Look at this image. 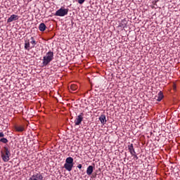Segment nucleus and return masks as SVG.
Masks as SVG:
<instances>
[{"mask_svg": "<svg viewBox=\"0 0 180 180\" xmlns=\"http://www.w3.org/2000/svg\"><path fill=\"white\" fill-rule=\"evenodd\" d=\"M1 158L4 162H8L11 158V150L8 146H4L1 150Z\"/></svg>", "mask_w": 180, "mask_h": 180, "instance_id": "obj_1", "label": "nucleus"}, {"mask_svg": "<svg viewBox=\"0 0 180 180\" xmlns=\"http://www.w3.org/2000/svg\"><path fill=\"white\" fill-rule=\"evenodd\" d=\"M99 120L101 121L102 124H105V123H106V116H105V115H101V117H99Z\"/></svg>", "mask_w": 180, "mask_h": 180, "instance_id": "obj_12", "label": "nucleus"}, {"mask_svg": "<svg viewBox=\"0 0 180 180\" xmlns=\"http://www.w3.org/2000/svg\"><path fill=\"white\" fill-rule=\"evenodd\" d=\"M25 50H29V49H30V43L27 41H25Z\"/></svg>", "mask_w": 180, "mask_h": 180, "instance_id": "obj_14", "label": "nucleus"}, {"mask_svg": "<svg viewBox=\"0 0 180 180\" xmlns=\"http://www.w3.org/2000/svg\"><path fill=\"white\" fill-rule=\"evenodd\" d=\"M46 24L44 23H41L39 25V29L40 30V32H44V30H46Z\"/></svg>", "mask_w": 180, "mask_h": 180, "instance_id": "obj_13", "label": "nucleus"}, {"mask_svg": "<svg viewBox=\"0 0 180 180\" xmlns=\"http://www.w3.org/2000/svg\"><path fill=\"white\" fill-rule=\"evenodd\" d=\"M0 150H1V146H0Z\"/></svg>", "mask_w": 180, "mask_h": 180, "instance_id": "obj_23", "label": "nucleus"}, {"mask_svg": "<svg viewBox=\"0 0 180 180\" xmlns=\"http://www.w3.org/2000/svg\"><path fill=\"white\" fill-rule=\"evenodd\" d=\"M28 180H43V175L38 172L32 175Z\"/></svg>", "mask_w": 180, "mask_h": 180, "instance_id": "obj_5", "label": "nucleus"}, {"mask_svg": "<svg viewBox=\"0 0 180 180\" xmlns=\"http://www.w3.org/2000/svg\"><path fill=\"white\" fill-rule=\"evenodd\" d=\"M82 120H84V113L81 112L75 120V126H79L82 123Z\"/></svg>", "mask_w": 180, "mask_h": 180, "instance_id": "obj_6", "label": "nucleus"}, {"mask_svg": "<svg viewBox=\"0 0 180 180\" xmlns=\"http://www.w3.org/2000/svg\"><path fill=\"white\" fill-rule=\"evenodd\" d=\"M14 128L15 129L16 131H20V132L25 131V125H20V126L15 125Z\"/></svg>", "mask_w": 180, "mask_h": 180, "instance_id": "obj_10", "label": "nucleus"}, {"mask_svg": "<svg viewBox=\"0 0 180 180\" xmlns=\"http://www.w3.org/2000/svg\"><path fill=\"white\" fill-rule=\"evenodd\" d=\"M172 88L174 91H176V84L175 83L173 84Z\"/></svg>", "mask_w": 180, "mask_h": 180, "instance_id": "obj_19", "label": "nucleus"}, {"mask_svg": "<svg viewBox=\"0 0 180 180\" xmlns=\"http://www.w3.org/2000/svg\"><path fill=\"white\" fill-rule=\"evenodd\" d=\"M77 2H78V4H79L80 5H82V4H84V2H85V0H78Z\"/></svg>", "mask_w": 180, "mask_h": 180, "instance_id": "obj_18", "label": "nucleus"}, {"mask_svg": "<svg viewBox=\"0 0 180 180\" xmlns=\"http://www.w3.org/2000/svg\"><path fill=\"white\" fill-rule=\"evenodd\" d=\"M155 99L158 101V102H161L162 99H164V93L160 91L158 95L155 96Z\"/></svg>", "mask_w": 180, "mask_h": 180, "instance_id": "obj_7", "label": "nucleus"}, {"mask_svg": "<svg viewBox=\"0 0 180 180\" xmlns=\"http://www.w3.org/2000/svg\"><path fill=\"white\" fill-rule=\"evenodd\" d=\"M1 143H4V144H6L8 143V140L6 138H1L0 139Z\"/></svg>", "mask_w": 180, "mask_h": 180, "instance_id": "obj_17", "label": "nucleus"}, {"mask_svg": "<svg viewBox=\"0 0 180 180\" xmlns=\"http://www.w3.org/2000/svg\"><path fill=\"white\" fill-rule=\"evenodd\" d=\"M18 19H19L18 15L13 14L10 18H8L7 22L11 23V22H13V20H18Z\"/></svg>", "mask_w": 180, "mask_h": 180, "instance_id": "obj_8", "label": "nucleus"}, {"mask_svg": "<svg viewBox=\"0 0 180 180\" xmlns=\"http://www.w3.org/2000/svg\"><path fill=\"white\" fill-rule=\"evenodd\" d=\"M65 15H68V8H60L55 13V16L63 17V16H65Z\"/></svg>", "mask_w": 180, "mask_h": 180, "instance_id": "obj_4", "label": "nucleus"}, {"mask_svg": "<svg viewBox=\"0 0 180 180\" xmlns=\"http://www.w3.org/2000/svg\"><path fill=\"white\" fill-rule=\"evenodd\" d=\"M133 157H134V158H136V160H139V157L137 156V155H136V153L134 155H131Z\"/></svg>", "mask_w": 180, "mask_h": 180, "instance_id": "obj_20", "label": "nucleus"}, {"mask_svg": "<svg viewBox=\"0 0 180 180\" xmlns=\"http://www.w3.org/2000/svg\"><path fill=\"white\" fill-rule=\"evenodd\" d=\"M70 89L71 91H77V89H78V86H77L76 84H71Z\"/></svg>", "mask_w": 180, "mask_h": 180, "instance_id": "obj_15", "label": "nucleus"}, {"mask_svg": "<svg viewBox=\"0 0 180 180\" xmlns=\"http://www.w3.org/2000/svg\"><path fill=\"white\" fill-rule=\"evenodd\" d=\"M77 168H79V169H81L82 168V165L79 164V165H77Z\"/></svg>", "mask_w": 180, "mask_h": 180, "instance_id": "obj_21", "label": "nucleus"}, {"mask_svg": "<svg viewBox=\"0 0 180 180\" xmlns=\"http://www.w3.org/2000/svg\"><path fill=\"white\" fill-rule=\"evenodd\" d=\"M5 134L4 132H0V137H4Z\"/></svg>", "mask_w": 180, "mask_h": 180, "instance_id": "obj_22", "label": "nucleus"}, {"mask_svg": "<svg viewBox=\"0 0 180 180\" xmlns=\"http://www.w3.org/2000/svg\"><path fill=\"white\" fill-rule=\"evenodd\" d=\"M54 58V53L51 51H49L46 53V56H44L43 59V65L46 67V65H49L53 59Z\"/></svg>", "mask_w": 180, "mask_h": 180, "instance_id": "obj_2", "label": "nucleus"}, {"mask_svg": "<svg viewBox=\"0 0 180 180\" xmlns=\"http://www.w3.org/2000/svg\"><path fill=\"white\" fill-rule=\"evenodd\" d=\"M73 167H74V158H72V157H69L66 158L65 163L64 165V168L67 171L70 172V171H72Z\"/></svg>", "mask_w": 180, "mask_h": 180, "instance_id": "obj_3", "label": "nucleus"}, {"mask_svg": "<svg viewBox=\"0 0 180 180\" xmlns=\"http://www.w3.org/2000/svg\"><path fill=\"white\" fill-rule=\"evenodd\" d=\"M92 172H94V166L89 165L87 167L86 174H87V175L91 176V175H92Z\"/></svg>", "mask_w": 180, "mask_h": 180, "instance_id": "obj_11", "label": "nucleus"}, {"mask_svg": "<svg viewBox=\"0 0 180 180\" xmlns=\"http://www.w3.org/2000/svg\"><path fill=\"white\" fill-rule=\"evenodd\" d=\"M128 150L131 155H134L136 154V150H134V146H133V143L128 145Z\"/></svg>", "mask_w": 180, "mask_h": 180, "instance_id": "obj_9", "label": "nucleus"}, {"mask_svg": "<svg viewBox=\"0 0 180 180\" xmlns=\"http://www.w3.org/2000/svg\"><path fill=\"white\" fill-rule=\"evenodd\" d=\"M31 44L33 45V47H34V46H36V41L34 40V37H31Z\"/></svg>", "mask_w": 180, "mask_h": 180, "instance_id": "obj_16", "label": "nucleus"}]
</instances>
